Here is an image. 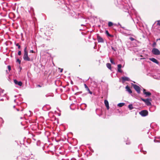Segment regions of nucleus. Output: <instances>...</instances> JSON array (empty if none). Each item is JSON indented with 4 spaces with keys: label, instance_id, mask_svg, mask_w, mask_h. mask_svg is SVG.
Returning a JSON list of instances; mask_svg holds the SVG:
<instances>
[{
    "label": "nucleus",
    "instance_id": "obj_1",
    "mask_svg": "<svg viewBox=\"0 0 160 160\" xmlns=\"http://www.w3.org/2000/svg\"><path fill=\"white\" fill-rule=\"evenodd\" d=\"M23 59L26 61H32V59H31L28 56V52L27 50V47L25 48L24 49V53L23 56Z\"/></svg>",
    "mask_w": 160,
    "mask_h": 160
},
{
    "label": "nucleus",
    "instance_id": "obj_2",
    "mask_svg": "<svg viewBox=\"0 0 160 160\" xmlns=\"http://www.w3.org/2000/svg\"><path fill=\"white\" fill-rule=\"evenodd\" d=\"M152 53L155 55H159L160 54V52L159 50L156 48H154L152 50Z\"/></svg>",
    "mask_w": 160,
    "mask_h": 160
},
{
    "label": "nucleus",
    "instance_id": "obj_3",
    "mask_svg": "<svg viewBox=\"0 0 160 160\" xmlns=\"http://www.w3.org/2000/svg\"><path fill=\"white\" fill-rule=\"evenodd\" d=\"M140 114L142 117H145L148 115V112L147 110H142L139 112Z\"/></svg>",
    "mask_w": 160,
    "mask_h": 160
},
{
    "label": "nucleus",
    "instance_id": "obj_4",
    "mask_svg": "<svg viewBox=\"0 0 160 160\" xmlns=\"http://www.w3.org/2000/svg\"><path fill=\"white\" fill-rule=\"evenodd\" d=\"M133 86L134 89L137 91V92L139 94L140 93V88L136 84H133Z\"/></svg>",
    "mask_w": 160,
    "mask_h": 160
},
{
    "label": "nucleus",
    "instance_id": "obj_5",
    "mask_svg": "<svg viewBox=\"0 0 160 160\" xmlns=\"http://www.w3.org/2000/svg\"><path fill=\"white\" fill-rule=\"evenodd\" d=\"M14 82L15 84L18 85L20 86H21L22 85V83L21 81H18L16 79L14 80Z\"/></svg>",
    "mask_w": 160,
    "mask_h": 160
},
{
    "label": "nucleus",
    "instance_id": "obj_6",
    "mask_svg": "<svg viewBox=\"0 0 160 160\" xmlns=\"http://www.w3.org/2000/svg\"><path fill=\"white\" fill-rule=\"evenodd\" d=\"M122 82H124L125 81H129L130 80L129 78L126 77H123L122 78Z\"/></svg>",
    "mask_w": 160,
    "mask_h": 160
},
{
    "label": "nucleus",
    "instance_id": "obj_7",
    "mask_svg": "<svg viewBox=\"0 0 160 160\" xmlns=\"http://www.w3.org/2000/svg\"><path fill=\"white\" fill-rule=\"evenodd\" d=\"M146 90L143 89V92L144 94L146 95V97L149 96L151 95V93L149 92H146Z\"/></svg>",
    "mask_w": 160,
    "mask_h": 160
},
{
    "label": "nucleus",
    "instance_id": "obj_8",
    "mask_svg": "<svg viewBox=\"0 0 160 160\" xmlns=\"http://www.w3.org/2000/svg\"><path fill=\"white\" fill-rule=\"evenodd\" d=\"M97 40L99 42H104L103 38L101 37L98 36H97Z\"/></svg>",
    "mask_w": 160,
    "mask_h": 160
},
{
    "label": "nucleus",
    "instance_id": "obj_9",
    "mask_svg": "<svg viewBox=\"0 0 160 160\" xmlns=\"http://www.w3.org/2000/svg\"><path fill=\"white\" fill-rule=\"evenodd\" d=\"M104 104H105L107 109L108 110L109 108V107L108 102L107 100H104Z\"/></svg>",
    "mask_w": 160,
    "mask_h": 160
},
{
    "label": "nucleus",
    "instance_id": "obj_10",
    "mask_svg": "<svg viewBox=\"0 0 160 160\" xmlns=\"http://www.w3.org/2000/svg\"><path fill=\"white\" fill-rule=\"evenodd\" d=\"M150 60L152 62L156 64H158L159 63L158 61L156 59L154 58H150Z\"/></svg>",
    "mask_w": 160,
    "mask_h": 160
},
{
    "label": "nucleus",
    "instance_id": "obj_11",
    "mask_svg": "<svg viewBox=\"0 0 160 160\" xmlns=\"http://www.w3.org/2000/svg\"><path fill=\"white\" fill-rule=\"evenodd\" d=\"M125 88L126 89V91H128L129 93H132V90L128 86H127Z\"/></svg>",
    "mask_w": 160,
    "mask_h": 160
},
{
    "label": "nucleus",
    "instance_id": "obj_12",
    "mask_svg": "<svg viewBox=\"0 0 160 160\" xmlns=\"http://www.w3.org/2000/svg\"><path fill=\"white\" fill-rule=\"evenodd\" d=\"M145 103L148 106H150L151 105V103L148 99H147V100L145 101Z\"/></svg>",
    "mask_w": 160,
    "mask_h": 160
},
{
    "label": "nucleus",
    "instance_id": "obj_13",
    "mask_svg": "<svg viewBox=\"0 0 160 160\" xmlns=\"http://www.w3.org/2000/svg\"><path fill=\"white\" fill-rule=\"evenodd\" d=\"M122 4L123 6V8H124L125 9L127 10H128V7L127 6V4H125V5H124L123 4V3H122ZM127 11H126L125 12H127Z\"/></svg>",
    "mask_w": 160,
    "mask_h": 160
},
{
    "label": "nucleus",
    "instance_id": "obj_14",
    "mask_svg": "<svg viewBox=\"0 0 160 160\" xmlns=\"http://www.w3.org/2000/svg\"><path fill=\"white\" fill-rule=\"evenodd\" d=\"M125 104L124 103H120L118 104V106L120 107H122L124 106Z\"/></svg>",
    "mask_w": 160,
    "mask_h": 160
},
{
    "label": "nucleus",
    "instance_id": "obj_15",
    "mask_svg": "<svg viewBox=\"0 0 160 160\" xmlns=\"http://www.w3.org/2000/svg\"><path fill=\"white\" fill-rule=\"evenodd\" d=\"M128 108L130 110H132L133 108V107L132 104H131L128 105Z\"/></svg>",
    "mask_w": 160,
    "mask_h": 160
},
{
    "label": "nucleus",
    "instance_id": "obj_16",
    "mask_svg": "<svg viewBox=\"0 0 160 160\" xmlns=\"http://www.w3.org/2000/svg\"><path fill=\"white\" fill-rule=\"evenodd\" d=\"M105 33L108 36V37H110V34L109 33L108 30L105 31Z\"/></svg>",
    "mask_w": 160,
    "mask_h": 160
},
{
    "label": "nucleus",
    "instance_id": "obj_17",
    "mask_svg": "<svg viewBox=\"0 0 160 160\" xmlns=\"http://www.w3.org/2000/svg\"><path fill=\"white\" fill-rule=\"evenodd\" d=\"M107 67L109 69H110V63H108L107 64Z\"/></svg>",
    "mask_w": 160,
    "mask_h": 160
},
{
    "label": "nucleus",
    "instance_id": "obj_18",
    "mask_svg": "<svg viewBox=\"0 0 160 160\" xmlns=\"http://www.w3.org/2000/svg\"><path fill=\"white\" fill-rule=\"evenodd\" d=\"M156 45V43L155 42H154L152 44V46L153 47H155Z\"/></svg>",
    "mask_w": 160,
    "mask_h": 160
},
{
    "label": "nucleus",
    "instance_id": "obj_19",
    "mask_svg": "<svg viewBox=\"0 0 160 160\" xmlns=\"http://www.w3.org/2000/svg\"><path fill=\"white\" fill-rule=\"evenodd\" d=\"M18 47V48L19 49H20L21 48V46L19 45L18 43H17L15 44Z\"/></svg>",
    "mask_w": 160,
    "mask_h": 160
},
{
    "label": "nucleus",
    "instance_id": "obj_20",
    "mask_svg": "<svg viewBox=\"0 0 160 160\" xmlns=\"http://www.w3.org/2000/svg\"><path fill=\"white\" fill-rule=\"evenodd\" d=\"M122 68V65L119 64L118 65V69H121Z\"/></svg>",
    "mask_w": 160,
    "mask_h": 160
},
{
    "label": "nucleus",
    "instance_id": "obj_21",
    "mask_svg": "<svg viewBox=\"0 0 160 160\" xmlns=\"http://www.w3.org/2000/svg\"><path fill=\"white\" fill-rule=\"evenodd\" d=\"M84 86H85V88L87 89L88 90H89V88H88V87L87 86V85L86 84H84Z\"/></svg>",
    "mask_w": 160,
    "mask_h": 160
},
{
    "label": "nucleus",
    "instance_id": "obj_22",
    "mask_svg": "<svg viewBox=\"0 0 160 160\" xmlns=\"http://www.w3.org/2000/svg\"><path fill=\"white\" fill-rule=\"evenodd\" d=\"M8 69L9 71L11 70V67L10 66V65L8 66Z\"/></svg>",
    "mask_w": 160,
    "mask_h": 160
},
{
    "label": "nucleus",
    "instance_id": "obj_23",
    "mask_svg": "<svg viewBox=\"0 0 160 160\" xmlns=\"http://www.w3.org/2000/svg\"><path fill=\"white\" fill-rule=\"evenodd\" d=\"M111 63H112L114 64H115V63L114 62L113 60L111 58Z\"/></svg>",
    "mask_w": 160,
    "mask_h": 160
},
{
    "label": "nucleus",
    "instance_id": "obj_24",
    "mask_svg": "<svg viewBox=\"0 0 160 160\" xmlns=\"http://www.w3.org/2000/svg\"><path fill=\"white\" fill-rule=\"evenodd\" d=\"M129 39L131 41H133L135 40V39L133 38L132 37H130L129 38Z\"/></svg>",
    "mask_w": 160,
    "mask_h": 160
},
{
    "label": "nucleus",
    "instance_id": "obj_25",
    "mask_svg": "<svg viewBox=\"0 0 160 160\" xmlns=\"http://www.w3.org/2000/svg\"><path fill=\"white\" fill-rule=\"evenodd\" d=\"M17 62H18L19 64H20L21 63V61L19 59H17Z\"/></svg>",
    "mask_w": 160,
    "mask_h": 160
},
{
    "label": "nucleus",
    "instance_id": "obj_26",
    "mask_svg": "<svg viewBox=\"0 0 160 160\" xmlns=\"http://www.w3.org/2000/svg\"><path fill=\"white\" fill-rule=\"evenodd\" d=\"M118 71L119 72H122V71L121 69H118Z\"/></svg>",
    "mask_w": 160,
    "mask_h": 160
},
{
    "label": "nucleus",
    "instance_id": "obj_27",
    "mask_svg": "<svg viewBox=\"0 0 160 160\" xmlns=\"http://www.w3.org/2000/svg\"><path fill=\"white\" fill-rule=\"evenodd\" d=\"M158 23L157 24L159 26H160V20H158L157 21Z\"/></svg>",
    "mask_w": 160,
    "mask_h": 160
},
{
    "label": "nucleus",
    "instance_id": "obj_28",
    "mask_svg": "<svg viewBox=\"0 0 160 160\" xmlns=\"http://www.w3.org/2000/svg\"><path fill=\"white\" fill-rule=\"evenodd\" d=\"M82 106L83 105L84 106V107H85V108L87 107V105L86 104L83 103L81 104Z\"/></svg>",
    "mask_w": 160,
    "mask_h": 160
},
{
    "label": "nucleus",
    "instance_id": "obj_29",
    "mask_svg": "<svg viewBox=\"0 0 160 160\" xmlns=\"http://www.w3.org/2000/svg\"><path fill=\"white\" fill-rule=\"evenodd\" d=\"M21 54V51H19L18 52V55H20Z\"/></svg>",
    "mask_w": 160,
    "mask_h": 160
},
{
    "label": "nucleus",
    "instance_id": "obj_30",
    "mask_svg": "<svg viewBox=\"0 0 160 160\" xmlns=\"http://www.w3.org/2000/svg\"><path fill=\"white\" fill-rule=\"evenodd\" d=\"M142 100L143 101V102H145V101H146V100H147V99H142Z\"/></svg>",
    "mask_w": 160,
    "mask_h": 160
},
{
    "label": "nucleus",
    "instance_id": "obj_31",
    "mask_svg": "<svg viewBox=\"0 0 160 160\" xmlns=\"http://www.w3.org/2000/svg\"><path fill=\"white\" fill-rule=\"evenodd\" d=\"M30 52L33 53L34 52V51L33 50H31L30 51Z\"/></svg>",
    "mask_w": 160,
    "mask_h": 160
},
{
    "label": "nucleus",
    "instance_id": "obj_32",
    "mask_svg": "<svg viewBox=\"0 0 160 160\" xmlns=\"http://www.w3.org/2000/svg\"><path fill=\"white\" fill-rule=\"evenodd\" d=\"M110 22H108V26L109 27H110Z\"/></svg>",
    "mask_w": 160,
    "mask_h": 160
},
{
    "label": "nucleus",
    "instance_id": "obj_33",
    "mask_svg": "<svg viewBox=\"0 0 160 160\" xmlns=\"http://www.w3.org/2000/svg\"><path fill=\"white\" fill-rule=\"evenodd\" d=\"M37 87H41V86H40V85H37Z\"/></svg>",
    "mask_w": 160,
    "mask_h": 160
},
{
    "label": "nucleus",
    "instance_id": "obj_34",
    "mask_svg": "<svg viewBox=\"0 0 160 160\" xmlns=\"http://www.w3.org/2000/svg\"><path fill=\"white\" fill-rule=\"evenodd\" d=\"M154 142H158V141L157 140H154Z\"/></svg>",
    "mask_w": 160,
    "mask_h": 160
},
{
    "label": "nucleus",
    "instance_id": "obj_35",
    "mask_svg": "<svg viewBox=\"0 0 160 160\" xmlns=\"http://www.w3.org/2000/svg\"><path fill=\"white\" fill-rule=\"evenodd\" d=\"M143 153L144 154H146V152L145 151H143Z\"/></svg>",
    "mask_w": 160,
    "mask_h": 160
},
{
    "label": "nucleus",
    "instance_id": "obj_36",
    "mask_svg": "<svg viewBox=\"0 0 160 160\" xmlns=\"http://www.w3.org/2000/svg\"><path fill=\"white\" fill-rule=\"evenodd\" d=\"M63 71V69H61L60 70V72H62Z\"/></svg>",
    "mask_w": 160,
    "mask_h": 160
},
{
    "label": "nucleus",
    "instance_id": "obj_37",
    "mask_svg": "<svg viewBox=\"0 0 160 160\" xmlns=\"http://www.w3.org/2000/svg\"><path fill=\"white\" fill-rule=\"evenodd\" d=\"M113 25V23L111 22V27Z\"/></svg>",
    "mask_w": 160,
    "mask_h": 160
},
{
    "label": "nucleus",
    "instance_id": "obj_38",
    "mask_svg": "<svg viewBox=\"0 0 160 160\" xmlns=\"http://www.w3.org/2000/svg\"><path fill=\"white\" fill-rule=\"evenodd\" d=\"M88 91H89V92L90 93V94H92V92L90 91V90H88Z\"/></svg>",
    "mask_w": 160,
    "mask_h": 160
},
{
    "label": "nucleus",
    "instance_id": "obj_39",
    "mask_svg": "<svg viewBox=\"0 0 160 160\" xmlns=\"http://www.w3.org/2000/svg\"><path fill=\"white\" fill-rule=\"evenodd\" d=\"M160 40V38H158V39H157L156 40V41H158V40Z\"/></svg>",
    "mask_w": 160,
    "mask_h": 160
},
{
    "label": "nucleus",
    "instance_id": "obj_40",
    "mask_svg": "<svg viewBox=\"0 0 160 160\" xmlns=\"http://www.w3.org/2000/svg\"><path fill=\"white\" fill-rule=\"evenodd\" d=\"M130 143V142H129V143H126V144H129Z\"/></svg>",
    "mask_w": 160,
    "mask_h": 160
},
{
    "label": "nucleus",
    "instance_id": "obj_41",
    "mask_svg": "<svg viewBox=\"0 0 160 160\" xmlns=\"http://www.w3.org/2000/svg\"><path fill=\"white\" fill-rule=\"evenodd\" d=\"M17 110L18 111H19V110L18 109H17Z\"/></svg>",
    "mask_w": 160,
    "mask_h": 160
},
{
    "label": "nucleus",
    "instance_id": "obj_42",
    "mask_svg": "<svg viewBox=\"0 0 160 160\" xmlns=\"http://www.w3.org/2000/svg\"><path fill=\"white\" fill-rule=\"evenodd\" d=\"M110 36H111V37H113V36H112V35H111H111H110Z\"/></svg>",
    "mask_w": 160,
    "mask_h": 160
},
{
    "label": "nucleus",
    "instance_id": "obj_43",
    "mask_svg": "<svg viewBox=\"0 0 160 160\" xmlns=\"http://www.w3.org/2000/svg\"><path fill=\"white\" fill-rule=\"evenodd\" d=\"M48 95H46V97H48Z\"/></svg>",
    "mask_w": 160,
    "mask_h": 160
},
{
    "label": "nucleus",
    "instance_id": "obj_44",
    "mask_svg": "<svg viewBox=\"0 0 160 160\" xmlns=\"http://www.w3.org/2000/svg\"><path fill=\"white\" fill-rule=\"evenodd\" d=\"M14 102H15V101H16V100H14Z\"/></svg>",
    "mask_w": 160,
    "mask_h": 160
},
{
    "label": "nucleus",
    "instance_id": "obj_45",
    "mask_svg": "<svg viewBox=\"0 0 160 160\" xmlns=\"http://www.w3.org/2000/svg\"><path fill=\"white\" fill-rule=\"evenodd\" d=\"M15 97H16V95H15Z\"/></svg>",
    "mask_w": 160,
    "mask_h": 160
},
{
    "label": "nucleus",
    "instance_id": "obj_46",
    "mask_svg": "<svg viewBox=\"0 0 160 160\" xmlns=\"http://www.w3.org/2000/svg\"><path fill=\"white\" fill-rule=\"evenodd\" d=\"M15 106H13V107H14V108H15Z\"/></svg>",
    "mask_w": 160,
    "mask_h": 160
}]
</instances>
